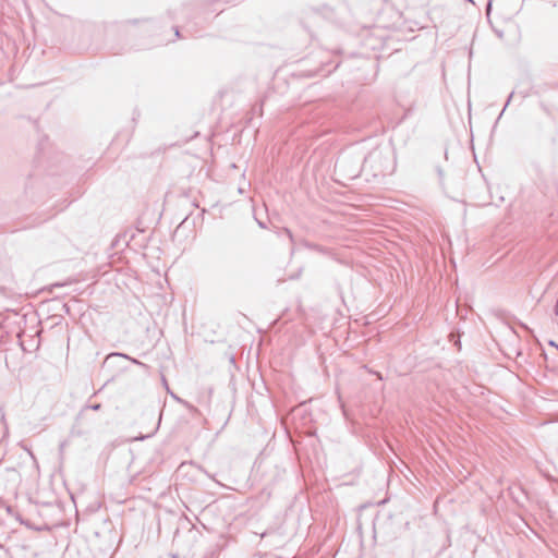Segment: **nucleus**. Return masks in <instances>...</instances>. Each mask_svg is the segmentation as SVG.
I'll return each mask as SVG.
<instances>
[{"label": "nucleus", "mask_w": 558, "mask_h": 558, "mask_svg": "<svg viewBox=\"0 0 558 558\" xmlns=\"http://www.w3.org/2000/svg\"><path fill=\"white\" fill-rule=\"evenodd\" d=\"M119 355L130 360L133 364H136L143 368H148V366L146 364L142 363L141 361H138L136 359L130 357L129 355H125V354H119Z\"/></svg>", "instance_id": "1"}, {"label": "nucleus", "mask_w": 558, "mask_h": 558, "mask_svg": "<svg viewBox=\"0 0 558 558\" xmlns=\"http://www.w3.org/2000/svg\"><path fill=\"white\" fill-rule=\"evenodd\" d=\"M284 233L289 236L291 241L293 240L292 232L289 229H284Z\"/></svg>", "instance_id": "2"}, {"label": "nucleus", "mask_w": 558, "mask_h": 558, "mask_svg": "<svg viewBox=\"0 0 558 558\" xmlns=\"http://www.w3.org/2000/svg\"><path fill=\"white\" fill-rule=\"evenodd\" d=\"M89 408H90L92 410H94V411H98V410L100 409V404H99V403H97V404H93V405H90Z\"/></svg>", "instance_id": "3"}, {"label": "nucleus", "mask_w": 558, "mask_h": 558, "mask_svg": "<svg viewBox=\"0 0 558 558\" xmlns=\"http://www.w3.org/2000/svg\"><path fill=\"white\" fill-rule=\"evenodd\" d=\"M312 247L317 250L318 252L325 253V250H323L322 247H319L317 245H313Z\"/></svg>", "instance_id": "4"}, {"label": "nucleus", "mask_w": 558, "mask_h": 558, "mask_svg": "<svg viewBox=\"0 0 558 558\" xmlns=\"http://www.w3.org/2000/svg\"><path fill=\"white\" fill-rule=\"evenodd\" d=\"M553 310H554V313H555L556 315H558V301H557V302H556V304L554 305V308H553Z\"/></svg>", "instance_id": "5"}, {"label": "nucleus", "mask_w": 558, "mask_h": 558, "mask_svg": "<svg viewBox=\"0 0 558 558\" xmlns=\"http://www.w3.org/2000/svg\"><path fill=\"white\" fill-rule=\"evenodd\" d=\"M549 344H550V345H553V347L558 348V344H557L554 340H550V341H549Z\"/></svg>", "instance_id": "6"}]
</instances>
